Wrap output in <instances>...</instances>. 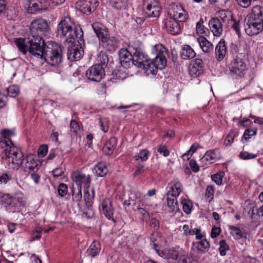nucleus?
<instances>
[{"mask_svg":"<svg viewBox=\"0 0 263 263\" xmlns=\"http://www.w3.org/2000/svg\"><path fill=\"white\" fill-rule=\"evenodd\" d=\"M49 23L42 18L34 20L30 25V34L27 38L19 37L15 40V44L18 50L23 54L27 53L39 56L41 53L42 46L45 45L44 36L50 32Z\"/></svg>","mask_w":263,"mask_h":263,"instance_id":"nucleus-1","label":"nucleus"},{"mask_svg":"<svg viewBox=\"0 0 263 263\" xmlns=\"http://www.w3.org/2000/svg\"><path fill=\"white\" fill-rule=\"evenodd\" d=\"M58 33L62 36L68 43H74L76 41L81 44L83 41V31L81 28L76 27L68 17L63 18L58 25Z\"/></svg>","mask_w":263,"mask_h":263,"instance_id":"nucleus-2","label":"nucleus"},{"mask_svg":"<svg viewBox=\"0 0 263 263\" xmlns=\"http://www.w3.org/2000/svg\"><path fill=\"white\" fill-rule=\"evenodd\" d=\"M230 53L233 60L229 65L230 70L233 75L242 78L247 70V54L239 46L233 43L230 47Z\"/></svg>","mask_w":263,"mask_h":263,"instance_id":"nucleus-3","label":"nucleus"},{"mask_svg":"<svg viewBox=\"0 0 263 263\" xmlns=\"http://www.w3.org/2000/svg\"><path fill=\"white\" fill-rule=\"evenodd\" d=\"M31 57L43 59L52 66L58 65L62 62V50L61 47L57 43L53 42L42 46L41 53L39 56L30 54Z\"/></svg>","mask_w":263,"mask_h":263,"instance_id":"nucleus-4","label":"nucleus"},{"mask_svg":"<svg viewBox=\"0 0 263 263\" xmlns=\"http://www.w3.org/2000/svg\"><path fill=\"white\" fill-rule=\"evenodd\" d=\"M92 27L103 47L110 51H115L118 48L119 41L116 37L110 35L106 26L100 22H95L92 24Z\"/></svg>","mask_w":263,"mask_h":263,"instance_id":"nucleus-5","label":"nucleus"},{"mask_svg":"<svg viewBox=\"0 0 263 263\" xmlns=\"http://www.w3.org/2000/svg\"><path fill=\"white\" fill-rule=\"evenodd\" d=\"M2 152L4 153L9 166L13 169H18L26 159L21 149L14 145H6Z\"/></svg>","mask_w":263,"mask_h":263,"instance_id":"nucleus-6","label":"nucleus"},{"mask_svg":"<svg viewBox=\"0 0 263 263\" xmlns=\"http://www.w3.org/2000/svg\"><path fill=\"white\" fill-rule=\"evenodd\" d=\"M130 52L133 54L131 64L140 68H142L146 72V67H148L149 60L142 49L139 47H135L133 45L129 46Z\"/></svg>","mask_w":263,"mask_h":263,"instance_id":"nucleus-7","label":"nucleus"},{"mask_svg":"<svg viewBox=\"0 0 263 263\" xmlns=\"http://www.w3.org/2000/svg\"><path fill=\"white\" fill-rule=\"evenodd\" d=\"M143 12L147 17H158L162 11L159 3L156 0H146L143 2Z\"/></svg>","mask_w":263,"mask_h":263,"instance_id":"nucleus-8","label":"nucleus"},{"mask_svg":"<svg viewBox=\"0 0 263 263\" xmlns=\"http://www.w3.org/2000/svg\"><path fill=\"white\" fill-rule=\"evenodd\" d=\"M25 202L24 195L20 192H16L14 194V197L11 201L5 206V208L8 212H19L21 208L25 206Z\"/></svg>","mask_w":263,"mask_h":263,"instance_id":"nucleus-9","label":"nucleus"},{"mask_svg":"<svg viewBox=\"0 0 263 263\" xmlns=\"http://www.w3.org/2000/svg\"><path fill=\"white\" fill-rule=\"evenodd\" d=\"M98 5L97 0H79L76 3V7L83 14L89 15L96 10Z\"/></svg>","mask_w":263,"mask_h":263,"instance_id":"nucleus-10","label":"nucleus"},{"mask_svg":"<svg viewBox=\"0 0 263 263\" xmlns=\"http://www.w3.org/2000/svg\"><path fill=\"white\" fill-rule=\"evenodd\" d=\"M26 7L30 13L46 10L49 6L47 0H25Z\"/></svg>","mask_w":263,"mask_h":263,"instance_id":"nucleus-11","label":"nucleus"},{"mask_svg":"<svg viewBox=\"0 0 263 263\" xmlns=\"http://www.w3.org/2000/svg\"><path fill=\"white\" fill-rule=\"evenodd\" d=\"M166 57H155V59L152 61L149 60V64L146 67V74L148 76L150 74L154 76L157 72V69L160 70L164 69L166 65Z\"/></svg>","mask_w":263,"mask_h":263,"instance_id":"nucleus-12","label":"nucleus"},{"mask_svg":"<svg viewBox=\"0 0 263 263\" xmlns=\"http://www.w3.org/2000/svg\"><path fill=\"white\" fill-rule=\"evenodd\" d=\"M105 76L102 65L95 64L91 66L86 72V76L90 81L100 82Z\"/></svg>","mask_w":263,"mask_h":263,"instance_id":"nucleus-13","label":"nucleus"},{"mask_svg":"<svg viewBox=\"0 0 263 263\" xmlns=\"http://www.w3.org/2000/svg\"><path fill=\"white\" fill-rule=\"evenodd\" d=\"M72 180L77 186V188L81 187L83 185L87 189L90 185L91 179L89 175H85L81 172H75L72 174Z\"/></svg>","mask_w":263,"mask_h":263,"instance_id":"nucleus-14","label":"nucleus"},{"mask_svg":"<svg viewBox=\"0 0 263 263\" xmlns=\"http://www.w3.org/2000/svg\"><path fill=\"white\" fill-rule=\"evenodd\" d=\"M245 20L263 25V8L257 5L253 7L251 13L247 15Z\"/></svg>","mask_w":263,"mask_h":263,"instance_id":"nucleus-15","label":"nucleus"},{"mask_svg":"<svg viewBox=\"0 0 263 263\" xmlns=\"http://www.w3.org/2000/svg\"><path fill=\"white\" fill-rule=\"evenodd\" d=\"M243 26L246 33L249 36L257 35L263 30V25L259 23L245 20Z\"/></svg>","mask_w":263,"mask_h":263,"instance_id":"nucleus-16","label":"nucleus"},{"mask_svg":"<svg viewBox=\"0 0 263 263\" xmlns=\"http://www.w3.org/2000/svg\"><path fill=\"white\" fill-rule=\"evenodd\" d=\"M163 24L167 31L173 35H177L180 31V26L177 21L172 17L166 18L163 21Z\"/></svg>","mask_w":263,"mask_h":263,"instance_id":"nucleus-17","label":"nucleus"},{"mask_svg":"<svg viewBox=\"0 0 263 263\" xmlns=\"http://www.w3.org/2000/svg\"><path fill=\"white\" fill-rule=\"evenodd\" d=\"M222 23L220 22L218 17L212 18L209 22V26L211 31L215 36H220L223 31Z\"/></svg>","mask_w":263,"mask_h":263,"instance_id":"nucleus-18","label":"nucleus"},{"mask_svg":"<svg viewBox=\"0 0 263 263\" xmlns=\"http://www.w3.org/2000/svg\"><path fill=\"white\" fill-rule=\"evenodd\" d=\"M203 72V62L200 59H196L189 67V74L192 78H197Z\"/></svg>","mask_w":263,"mask_h":263,"instance_id":"nucleus-19","label":"nucleus"},{"mask_svg":"<svg viewBox=\"0 0 263 263\" xmlns=\"http://www.w3.org/2000/svg\"><path fill=\"white\" fill-rule=\"evenodd\" d=\"M83 51L80 48H79V45H73L70 47L68 48L67 50V58L70 61H78L82 57Z\"/></svg>","mask_w":263,"mask_h":263,"instance_id":"nucleus-20","label":"nucleus"},{"mask_svg":"<svg viewBox=\"0 0 263 263\" xmlns=\"http://www.w3.org/2000/svg\"><path fill=\"white\" fill-rule=\"evenodd\" d=\"M167 194L172 197H178L182 191V186L178 179H174L168 184Z\"/></svg>","mask_w":263,"mask_h":263,"instance_id":"nucleus-21","label":"nucleus"},{"mask_svg":"<svg viewBox=\"0 0 263 263\" xmlns=\"http://www.w3.org/2000/svg\"><path fill=\"white\" fill-rule=\"evenodd\" d=\"M102 209L104 216L108 219H113L114 209L111 201L105 198L102 202Z\"/></svg>","mask_w":263,"mask_h":263,"instance_id":"nucleus-22","label":"nucleus"},{"mask_svg":"<svg viewBox=\"0 0 263 263\" xmlns=\"http://www.w3.org/2000/svg\"><path fill=\"white\" fill-rule=\"evenodd\" d=\"M227 52L225 41L221 39L215 47V55L217 61H221L225 57Z\"/></svg>","mask_w":263,"mask_h":263,"instance_id":"nucleus-23","label":"nucleus"},{"mask_svg":"<svg viewBox=\"0 0 263 263\" xmlns=\"http://www.w3.org/2000/svg\"><path fill=\"white\" fill-rule=\"evenodd\" d=\"M210 247V243L206 239L193 242V247L196 250L197 252L201 254H204L208 252Z\"/></svg>","mask_w":263,"mask_h":263,"instance_id":"nucleus-24","label":"nucleus"},{"mask_svg":"<svg viewBox=\"0 0 263 263\" xmlns=\"http://www.w3.org/2000/svg\"><path fill=\"white\" fill-rule=\"evenodd\" d=\"M3 139L0 141V148L2 150L6 147V145H13V144L10 140V137L13 135V133L9 130H3L0 132Z\"/></svg>","mask_w":263,"mask_h":263,"instance_id":"nucleus-25","label":"nucleus"},{"mask_svg":"<svg viewBox=\"0 0 263 263\" xmlns=\"http://www.w3.org/2000/svg\"><path fill=\"white\" fill-rule=\"evenodd\" d=\"M198 42L202 51L207 53H210L213 51V45L205 37L200 36L198 38Z\"/></svg>","mask_w":263,"mask_h":263,"instance_id":"nucleus-26","label":"nucleus"},{"mask_svg":"<svg viewBox=\"0 0 263 263\" xmlns=\"http://www.w3.org/2000/svg\"><path fill=\"white\" fill-rule=\"evenodd\" d=\"M117 142V139L113 137H111L105 144L102 148L103 152L107 155L112 154L115 148L116 147Z\"/></svg>","mask_w":263,"mask_h":263,"instance_id":"nucleus-27","label":"nucleus"},{"mask_svg":"<svg viewBox=\"0 0 263 263\" xmlns=\"http://www.w3.org/2000/svg\"><path fill=\"white\" fill-rule=\"evenodd\" d=\"M182 251V249L179 248L166 250L162 252L164 255L163 257L167 259H172L177 261Z\"/></svg>","mask_w":263,"mask_h":263,"instance_id":"nucleus-28","label":"nucleus"},{"mask_svg":"<svg viewBox=\"0 0 263 263\" xmlns=\"http://www.w3.org/2000/svg\"><path fill=\"white\" fill-rule=\"evenodd\" d=\"M100 250V243L97 241H93L86 251V256L91 258L94 257L99 254Z\"/></svg>","mask_w":263,"mask_h":263,"instance_id":"nucleus-29","label":"nucleus"},{"mask_svg":"<svg viewBox=\"0 0 263 263\" xmlns=\"http://www.w3.org/2000/svg\"><path fill=\"white\" fill-rule=\"evenodd\" d=\"M218 19L222 24H229L231 22H233L232 15L231 12L229 10H221L218 12Z\"/></svg>","mask_w":263,"mask_h":263,"instance_id":"nucleus-30","label":"nucleus"},{"mask_svg":"<svg viewBox=\"0 0 263 263\" xmlns=\"http://www.w3.org/2000/svg\"><path fill=\"white\" fill-rule=\"evenodd\" d=\"M173 12L172 18L181 22H184L186 20L187 15L182 7L176 6L174 9Z\"/></svg>","mask_w":263,"mask_h":263,"instance_id":"nucleus-31","label":"nucleus"},{"mask_svg":"<svg viewBox=\"0 0 263 263\" xmlns=\"http://www.w3.org/2000/svg\"><path fill=\"white\" fill-rule=\"evenodd\" d=\"M195 56L196 53L190 46L185 45L183 46L181 51V57L183 59L190 60L193 59Z\"/></svg>","mask_w":263,"mask_h":263,"instance_id":"nucleus-32","label":"nucleus"},{"mask_svg":"<svg viewBox=\"0 0 263 263\" xmlns=\"http://www.w3.org/2000/svg\"><path fill=\"white\" fill-rule=\"evenodd\" d=\"M217 159L216 154V149L210 150L207 151L204 155L201 158L200 161L204 163L205 165L212 164L214 160Z\"/></svg>","mask_w":263,"mask_h":263,"instance_id":"nucleus-33","label":"nucleus"},{"mask_svg":"<svg viewBox=\"0 0 263 263\" xmlns=\"http://www.w3.org/2000/svg\"><path fill=\"white\" fill-rule=\"evenodd\" d=\"M177 198L167 194V205L170 212H176L179 210Z\"/></svg>","mask_w":263,"mask_h":263,"instance_id":"nucleus-34","label":"nucleus"},{"mask_svg":"<svg viewBox=\"0 0 263 263\" xmlns=\"http://www.w3.org/2000/svg\"><path fill=\"white\" fill-rule=\"evenodd\" d=\"M25 160H26V162L25 163L24 165L26 168H28L33 171V172H35L38 170L39 168V164L32 157L27 156Z\"/></svg>","mask_w":263,"mask_h":263,"instance_id":"nucleus-35","label":"nucleus"},{"mask_svg":"<svg viewBox=\"0 0 263 263\" xmlns=\"http://www.w3.org/2000/svg\"><path fill=\"white\" fill-rule=\"evenodd\" d=\"M110 5L117 10L125 9L129 4V0H109Z\"/></svg>","mask_w":263,"mask_h":263,"instance_id":"nucleus-36","label":"nucleus"},{"mask_svg":"<svg viewBox=\"0 0 263 263\" xmlns=\"http://www.w3.org/2000/svg\"><path fill=\"white\" fill-rule=\"evenodd\" d=\"M93 172L97 176L104 177L108 172V168L104 162H98L93 168Z\"/></svg>","mask_w":263,"mask_h":263,"instance_id":"nucleus-37","label":"nucleus"},{"mask_svg":"<svg viewBox=\"0 0 263 263\" xmlns=\"http://www.w3.org/2000/svg\"><path fill=\"white\" fill-rule=\"evenodd\" d=\"M153 52L155 54V57H166L167 55V50L165 47L162 44H159L156 45L153 50Z\"/></svg>","mask_w":263,"mask_h":263,"instance_id":"nucleus-38","label":"nucleus"},{"mask_svg":"<svg viewBox=\"0 0 263 263\" xmlns=\"http://www.w3.org/2000/svg\"><path fill=\"white\" fill-rule=\"evenodd\" d=\"M132 55L133 54H131L130 52V49L129 46L128 50H123L120 53V57L121 60V63H128V65H130V63H131V61L132 59Z\"/></svg>","mask_w":263,"mask_h":263,"instance_id":"nucleus-39","label":"nucleus"},{"mask_svg":"<svg viewBox=\"0 0 263 263\" xmlns=\"http://www.w3.org/2000/svg\"><path fill=\"white\" fill-rule=\"evenodd\" d=\"M203 19L201 18L196 24V33L198 34L208 35V34H210V31L207 28L203 26Z\"/></svg>","mask_w":263,"mask_h":263,"instance_id":"nucleus-40","label":"nucleus"},{"mask_svg":"<svg viewBox=\"0 0 263 263\" xmlns=\"http://www.w3.org/2000/svg\"><path fill=\"white\" fill-rule=\"evenodd\" d=\"M84 198L85 204L87 207L90 208L93 203L95 192L93 190H92L91 194H90L87 189L84 191Z\"/></svg>","mask_w":263,"mask_h":263,"instance_id":"nucleus-41","label":"nucleus"},{"mask_svg":"<svg viewBox=\"0 0 263 263\" xmlns=\"http://www.w3.org/2000/svg\"><path fill=\"white\" fill-rule=\"evenodd\" d=\"M229 230L231 234L236 240H239L242 237L243 233L239 228L234 226H230Z\"/></svg>","mask_w":263,"mask_h":263,"instance_id":"nucleus-42","label":"nucleus"},{"mask_svg":"<svg viewBox=\"0 0 263 263\" xmlns=\"http://www.w3.org/2000/svg\"><path fill=\"white\" fill-rule=\"evenodd\" d=\"M14 195H11L9 194L0 192V204H4L5 206H6L11 201Z\"/></svg>","mask_w":263,"mask_h":263,"instance_id":"nucleus-43","label":"nucleus"},{"mask_svg":"<svg viewBox=\"0 0 263 263\" xmlns=\"http://www.w3.org/2000/svg\"><path fill=\"white\" fill-rule=\"evenodd\" d=\"M181 203L182 205V209L184 213L186 214H189L192 211L193 204L191 200L188 199H183L181 201Z\"/></svg>","mask_w":263,"mask_h":263,"instance_id":"nucleus-44","label":"nucleus"},{"mask_svg":"<svg viewBox=\"0 0 263 263\" xmlns=\"http://www.w3.org/2000/svg\"><path fill=\"white\" fill-rule=\"evenodd\" d=\"M199 147L198 143H194L190 147V149L187 151L185 153L182 155V158L183 160H189L190 157L192 156L193 154L196 152Z\"/></svg>","mask_w":263,"mask_h":263,"instance_id":"nucleus-45","label":"nucleus"},{"mask_svg":"<svg viewBox=\"0 0 263 263\" xmlns=\"http://www.w3.org/2000/svg\"><path fill=\"white\" fill-rule=\"evenodd\" d=\"M82 198V189L81 187L76 189L73 187L72 189V199L76 202H79Z\"/></svg>","mask_w":263,"mask_h":263,"instance_id":"nucleus-46","label":"nucleus"},{"mask_svg":"<svg viewBox=\"0 0 263 263\" xmlns=\"http://www.w3.org/2000/svg\"><path fill=\"white\" fill-rule=\"evenodd\" d=\"M256 128L246 129L241 138V141L243 142V141H247L252 136H255L256 134Z\"/></svg>","mask_w":263,"mask_h":263,"instance_id":"nucleus-47","label":"nucleus"},{"mask_svg":"<svg viewBox=\"0 0 263 263\" xmlns=\"http://www.w3.org/2000/svg\"><path fill=\"white\" fill-rule=\"evenodd\" d=\"M149 153L146 149H142L135 156L136 160H140L141 161H145L147 160Z\"/></svg>","mask_w":263,"mask_h":263,"instance_id":"nucleus-48","label":"nucleus"},{"mask_svg":"<svg viewBox=\"0 0 263 263\" xmlns=\"http://www.w3.org/2000/svg\"><path fill=\"white\" fill-rule=\"evenodd\" d=\"M7 94L11 97H15L20 93V88L16 85H11L7 89Z\"/></svg>","mask_w":263,"mask_h":263,"instance_id":"nucleus-49","label":"nucleus"},{"mask_svg":"<svg viewBox=\"0 0 263 263\" xmlns=\"http://www.w3.org/2000/svg\"><path fill=\"white\" fill-rule=\"evenodd\" d=\"M237 135V133L236 131L231 130L224 139V144L227 146L231 145Z\"/></svg>","mask_w":263,"mask_h":263,"instance_id":"nucleus-50","label":"nucleus"},{"mask_svg":"<svg viewBox=\"0 0 263 263\" xmlns=\"http://www.w3.org/2000/svg\"><path fill=\"white\" fill-rule=\"evenodd\" d=\"M224 173L222 171L218 172L215 174L212 175L211 178L217 185H220L222 183V179L224 177Z\"/></svg>","mask_w":263,"mask_h":263,"instance_id":"nucleus-51","label":"nucleus"},{"mask_svg":"<svg viewBox=\"0 0 263 263\" xmlns=\"http://www.w3.org/2000/svg\"><path fill=\"white\" fill-rule=\"evenodd\" d=\"M70 130L76 134H78L81 130V127L79 123L76 120L72 119L70 122Z\"/></svg>","mask_w":263,"mask_h":263,"instance_id":"nucleus-52","label":"nucleus"},{"mask_svg":"<svg viewBox=\"0 0 263 263\" xmlns=\"http://www.w3.org/2000/svg\"><path fill=\"white\" fill-rule=\"evenodd\" d=\"M229 249V247L225 240H222L219 242V251L221 256L226 255V251Z\"/></svg>","mask_w":263,"mask_h":263,"instance_id":"nucleus-53","label":"nucleus"},{"mask_svg":"<svg viewBox=\"0 0 263 263\" xmlns=\"http://www.w3.org/2000/svg\"><path fill=\"white\" fill-rule=\"evenodd\" d=\"M177 263H191L190 257L186 255L185 252L182 250L177 259Z\"/></svg>","mask_w":263,"mask_h":263,"instance_id":"nucleus-54","label":"nucleus"},{"mask_svg":"<svg viewBox=\"0 0 263 263\" xmlns=\"http://www.w3.org/2000/svg\"><path fill=\"white\" fill-rule=\"evenodd\" d=\"M257 155L253 153H250L248 152H241L239 154V157L243 160H249L256 158Z\"/></svg>","mask_w":263,"mask_h":263,"instance_id":"nucleus-55","label":"nucleus"},{"mask_svg":"<svg viewBox=\"0 0 263 263\" xmlns=\"http://www.w3.org/2000/svg\"><path fill=\"white\" fill-rule=\"evenodd\" d=\"M146 168L141 164H138L136 168L135 172L133 173V176L134 178L137 177L140 175L143 174L146 171Z\"/></svg>","mask_w":263,"mask_h":263,"instance_id":"nucleus-56","label":"nucleus"},{"mask_svg":"<svg viewBox=\"0 0 263 263\" xmlns=\"http://www.w3.org/2000/svg\"><path fill=\"white\" fill-rule=\"evenodd\" d=\"M42 235V230L39 229V230H36L31 233L30 241L32 242L35 240H39L41 238Z\"/></svg>","mask_w":263,"mask_h":263,"instance_id":"nucleus-57","label":"nucleus"},{"mask_svg":"<svg viewBox=\"0 0 263 263\" xmlns=\"http://www.w3.org/2000/svg\"><path fill=\"white\" fill-rule=\"evenodd\" d=\"M68 191V189L67 185L64 183H61L59 185L58 192L59 193V195L63 197L65 195H66Z\"/></svg>","mask_w":263,"mask_h":263,"instance_id":"nucleus-58","label":"nucleus"},{"mask_svg":"<svg viewBox=\"0 0 263 263\" xmlns=\"http://www.w3.org/2000/svg\"><path fill=\"white\" fill-rule=\"evenodd\" d=\"M100 127L102 130L106 133L109 129V121L107 119H103L100 120Z\"/></svg>","mask_w":263,"mask_h":263,"instance_id":"nucleus-59","label":"nucleus"},{"mask_svg":"<svg viewBox=\"0 0 263 263\" xmlns=\"http://www.w3.org/2000/svg\"><path fill=\"white\" fill-rule=\"evenodd\" d=\"M259 210L258 208L255 205H253L250 208V211L248 212V214L250 215V218L253 220L255 218V216L259 215Z\"/></svg>","mask_w":263,"mask_h":263,"instance_id":"nucleus-60","label":"nucleus"},{"mask_svg":"<svg viewBox=\"0 0 263 263\" xmlns=\"http://www.w3.org/2000/svg\"><path fill=\"white\" fill-rule=\"evenodd\" d=\"M158 152L164 157H167L170 155V152L164 145H160L157 149Z\"/></svg>","mask_w":263,"mask_h":263,"instance_id":"nucleus-61","label":"nucleus"},{"mask_svg":"<svg viewBox=\"0 0 263 263\" xmlns=\"http://www.w3.org/2000/svg\"><path fill=\"white\" fill-rule=\"evenodd\" d=\"M87 210L86 209H84L82 211V216L87 218H90L92 217L93 213L92 211L91 206L90 208L87 207Z\"/></svg>","mask_w":263,"mask_h":263,"instance_id":"nucleus-62","label":"nucleus"},{"mask_svg":"<svg viewBox=\"0 0 263 263\" xmlns=\"http://www.w3.org/2000/svg\"><path fill=\"white\" fill-rule=\"evenodd\" d=\"M238 5L242 8H248L251 3V0H235Z\"/></svg>","mask_w":263,"mask_h":263,"instance_id":"nucleus-63","label":"nucleus"},{"mask_svg":"<svg viewBox=\"0 0 263 263\" xmlns=\"http://www.w3.org/2000/svg\"><path fill=\"white\" fill-rule=\"evenodd\" d=\"M48 152V147L46 145H41L39 148L38 154L39 155L43 157H44Z\"/></svg>","mask_w":263,"mask_h":263,"instance_id":"nucleus-64","label":"nucleus"}]
</instances>
